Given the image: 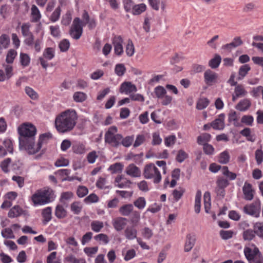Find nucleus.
<instances>
[{
    "label": "nucleus",
    "instance_id": "obj_24",
    "mask_svg": "<svg viewBox=\"0 0 263 263\" xmlns=\"http://www.w3.org/2000/svg\"><path fill=\"white\" fill-rule=\"evenodd\" d=\"M23 213L22 209L19 205H14L8 212V217L15 218L20 216Z\"/></svg>",
    "mask_w": 263,
    "mask_h": 263
},
{
    "label": "nucleus",
    "instance_id": "obj_2",
    "mask_svg": "<svg viewBox=\"0 0 263 263\" xmlns=\"http://www.w3.org/2000/svg\"><path fill=\"white\" fill-rule=\"evenodd\" d=\"M77 113L74 110H66L58 116L55 120V126L60 133L69 132L76 124Z\"/></svg>",
    "mask_w": 263,
    "mask_h": 263
},
{
    "label": "nucleus",
    "instance_id": "obj_33",
    "mask_svg": "<svg viewBox=\"0 0 263 263\" xmlns=\"http://www.w3.org/2000/svg\"><path fill=\"white\" fill-rule=\"evenodd\" d=\"M91 230L95 232H100L104 227V224L102 221L95 220L91 222Z\"/></svg>",
    "mask_w": 263,
    "mask_h": 263
},
{
    "label": "nucleus",
    "instance_id": "obj_27",
    "mask_svg": "<svg viewBox=\"0 0 263 263\" xmlns=\"http://www.w3.org/2000/svg\"><path fill=\"white\" fill-rule=\"evenodd\" d=\"M70 171L68 169H62L57 171L55 174L59 175L61 177L66 176V177L63 178L62 181L68 180L72 181L75 179L74 177H69L68 175L70 174Z\"/></svg>",
    "mask_w": 263,
    "mask_h": 263
},
{
    "label": "nucleus",
    "instance_id": "obj_19",
    "mask_svg": "<svg viewBox=\"0 0 263 263\" xmlns=\"http://www.w3.org/2000/svg\"><path fill=\"white\" fill-rule=\"evenodd\" d=\"M115 182L118 184L116 185L120 188H130L132 182L126 179H124L122 176H118L115 179Z\"/></svg>",
    "mask_w": 263,
    "mask_h": 263
},
{
    "label": "nucleus",
    "instance_id": "obj_10",
    "mask_svg": "<svg viewBox=\"0 0 263 263\" xmlns=\"http://www.w3.org/2000/svg\"><path fill=\"white\" fill-rule=\"evenodd\" d=\"M123 40L121 36H115L112 40V44L114 47L115 53L121 55L123 53Z\"/></svg>",
    "mask_w": 263,
    "mask_h": 263
},
{
    "label": "nucleus",
    "instance_id": "obj_25",
    "mask_svg": "<svg viewBox=\"0 0 263 263\" xmlns=\"http://www.w3.org/2000/svg\"><path fill=\"white\" fill-rule=\"evenodd\" d=\"M251 67L248 64H245L240 66L238 71V80H242L247 74L248 72L250 70Z\"/></svg>",
    "mask_w": 263,
    "mask_h": 263
},
{
    "label": "nucleus",
    "instance_id": "obj_3",
    "mask_svg": "<svg viewBox=\"0 0 263 263\" xmlns=\"http://www.w3.org/2000/svg\"><path fill=\"white\" fill-rule=\"evenodd\" d=\"M53 195V191L48 187L37 190L34 194V205H44L51 202Z\"/></svg>",
    "mask_w": 263,
    "mask_h": 263
},
{
    "label": "nucleus",
    "instance_id": "obj_57",
    "mask_svg": "<svg viewBox=\"0 0 263 263\" xmlns=\"http://www.w3.org/2000/svg\"><path fill=\"white\" fill-rule=\"evenodd\" d=\"M134 204L139 209H142L145 206L146 201L144 197H139L134 201Z\"/></svg>",
    "mask_w": 263,
    "mask_h": 263
},
{
    "label": "nucleus",
    "instance_id": "obj_14",
    "mask_svg": "<svg viewBox=\"0 0 263 263\" xmlns=\"http://www.w3.org/2000/svg\"><path fill=\"white\" fill-rule=\"evenodd\" d=\"M126 173L133 177H138L141 176V172L140 168L132 163L126 167Z\"/></svg>",
    "mask_w": 263,
    "mask_h": 263
},
{
    "label": "nucleus",
    "instance_id": "obj_35",
    "mask_svg": "<svg viewBox=\"0 0 263 263\" xmlns=\"http://www.w3.org/2000/svg\"><path fill=\"white\" fill-rule=\"evenodd\" d=\"M154 93L157 98H162L165 94H166V90L162 86H158L155 88Z\"/></svg>",
    "mask_w": 263,
    "mask_h": 263
},
{
    "label": "nucleus",
    "instance_id": "obj_11",
    "mask_svg": "<svg viewBox=\"0 0 263 263\" xmlns=\"http://www.w3.org/2000/svg\"><path fill=\"white\" fill-rule=\"evenodd\" d=\"M225 115L221 114L218 117L212 121L211 123V126L216 130H222L225 127L224 124Z\"/></svg>",
    "mask_w": 263,
    "mask_h": 263
},
{
    "label": "nucleus",
    "instance_id": "obj_21",
    "mask_svg": "<svg viewBox=\"0 0 263 263\" xmlns=\"http://www.w3.org/2000/svg\"><path fill=\"white\" fill-rule=\"evenodd\" d=\"M239 118L235 111L231 110L228 114V122L230 123L233 122V125L235 127L241 126V124L239 122Z\"/></svg>",
    "mask_w": 263,
    "mask_h": 263
},
{
    "label": "nucleus",
    "instance_id": "obj_61",
    "mask_svg": "<svg viewBox=\"0 0 263 263\" xmlns=\"http://www.w3.org/2000/svg\"><path fill=\"white\" fill-rule=\"evenodd\" d=\"M176 138L174 135H171L164 139V143L166 146H171L174 145L176 142Z\"/></svg>",
    "mask_w": 263,
    "mask_h": 263
},
{
    "label": "nucleus",
    "instance_id": "obj_51",
    "mask_svg": "<svg viewBox=\"0 0 263 263\" xmlns=\"http://www.w3.org/2000/svg\"><path fill=\"white\" fill-rule=\"evenodd\" d=\"M134 140V136H126L124 138H122V140L121 141V144H122L124 146L128 147L130 146L132 143L133 142Z\"/></svg>",
    "mask_w": 263,
    "mask_h": 263
},
{
    "label": "nucleus",
    "instance_id": "obj_64",
    "mask_svg": "<svg viewBox=\"0 0 263 263\" xmlns=\"http://www.w3.org/2000/svg\"><path fill=\"white\" fill-rule=\"evenodd\" d=\"M20 61L23 66H26L30 63V58L27 54L21 53L20 54Z\"/></svg>",
    "mask_w": 263,
    "mask_h": 263
},
{
    "label": "nucleus",
    "instance_id": "obj_56",
    "mask_svg": "<svg viewBox=\"0 0 263 263\" xmlns=\"http://www.w3.org/2000/svg\"><path fill=\"white\" fill-rule=\"evenodd\" d=\"M61 9L60 6L57 7L50 17V20L52 22L57 21L60 16Z\"/></svg>",
    "mask_w": 263,
    "mask_h": 263
},
{
    "label": "nucleus",
    "instance_id": "obj_37",
    "mask_svg": "<svg viewBox=\"0 0 263 263\" xmlns=\"http://www.w3.org/2000/svg\"><path fill=\"white\" fill-rule=\"evenodd\" d=\"M255 234L254 230L248 229L243 232V238L245 240L250 241L255 237Z\"/></svg>",
    "mask_w": 263,
    "mask_h": 263
},
{
    "label": "nucleus",
    "instance_id": "obj_47",
    "mask_svg": "<svg viewBox=\"0 0 263 263\" xmlns=\"http://www.w3.org/2000/svg\"><path fill=\"white\" fill-rule=\"evenodd\" d=\"M126 68L124 64H118L116 65L115 72L117 76L121 77L124 74Z\"/></svg>",
    "mask_w": 263,
    "mask_h": 263
},
{
    "label": "nucleus",
    "instance_id": "obj_50",
    "mask_svg": "<svg viewBox=\"0 0 263 263\" xmlns=\"http://www.w3.org/2000/svg\"><path fill=\"white\" fill-rule=\"evenodd\" d=\"M59 47L61 52H66L69 48L70 43L68 40L63 39L60 42Z\"/></svg>",
    "mask_w": 263,
    "mask_h": 263
},
{
    "label": "nucleus",
    "instance_id": "obj_28",
    "mask_svg": "<svg viewBox=\"0 0 263 263\" xmlns=\"http://www.w3.org/2000/svg\"><path fill=\"white\" fill-rule=\"evenodd\" d=\"M221 58L217 54H216L213 58L209 62V66L212 69L217 68L221 63Z\"/></svg>",
    "mask_w": 263,
    "mask_h": 263
},
{
    "label": "nucleus",
    "instance_id": "obj_44",
    "mask_svg": "<svg viewBox=\"0 0 263 263\" xmlns=\"http://www.w3.org/2000/svg\"><path fill=\"white\" fill-rule=\"evenodd\" d=\"M146 10V6L144 4L134 6L133 8V14L138 15L144 12Z\"/></svg>",
    "mask_w": 263,
    "mask_h": 263
},
{
    "label": "nucleus",
    "instance_id": "obj_36",
    "mask_svg": "<svg viewBox=\"0 0 263 263\" xmlns=\"http://www.w3.org/2000/svg\"><path fill=\"white\" fill-rule=\"evenodd\" d=\"M55 214L58 218H63L66 216L67 212L63 206L58 205L55 208Z\"/></svg>",
    "mask_w": 263,
    "mask_h": 263
},
{
    "label": "nucleus",
    "instance_id": "obj_20",
    "mask_svg": "<svg viewBox=\"0 0 263 263\" xmlns=\"http://www.w3.org/2000/svg\"><path fill=\"white\" fill-rule=\"evenodd\" d=\"M195 241V236L192 234H188L186 236V239L184 245V251L189 252L191 251L194 246Z\"/></svg>",
    "mask_w": 263,
    "mask_h": 263
},
{
    "label": "nucleus",
    "instance_id": "obj_13",
    "mask_svg": "<svg viewBox=\"0 0 263 263\" xmlns=\"http://www.w3.org/2000/svg\"><path fill=\"white\" fill-rule=\"evenodd\" d=\"M137 90L136 86L130 82H125L123 83L120 88V91L121 93L124 92L126 94L136 92Z\"/></svg>",
    "mask_w": 263,
    "mask_h": 263
},
{
    "label": "nucleus",
    "instance_id": "obj_55",
    "mask_svg": "<svg viewBox=\"0 0 263 263\" xmlns=\"http://www.w3.org/2000/svg\"><path fill=\"white\" fill-rule=\"evenodd\" d=\"M17 55V52L14 49H10L8 52L6 57V62L8 63H12Z\"/></svg>",
    "mask_w": 263,
    "mask_h": 263
},
{
    "label": "nucleus",
    "instance_id": "obj_38",
    "mask_svg": "<svg viewBox=\"0 0 263 263\" xmlns=\"http://www.w3.org/2000/svg\"><path fill=\"white\" fill-rule=\"evenodd\" d=\"M222 173L224 176L228 177L230 180H235L237 177L236 174L234 173L229 171L228 167L226 166H223L222 167Z\"/></svg>",
    "mask_w": 263,
    "mask_h": 263
},
{
    "label": "nucleus",
    "instance_id": "obj_9",
    "mask_svg": "<svg viewBox=\"0 0 263 263\" xmlns=\"http://www.w3.org/2000/svg\"><path fill=\"white\" fill-rule=\"evenodd\" d=\"M31 25L29 23H24L21 27L22 33L24 36L29 37L26 39L25 43L28 45H31L33 43V35L30 30Z\"/></svg>",
    "mask_w": 263,
    "mask_h": 263
},
{
    "label": "nucleus",
    "instance_id": "obj_22",
    "mask_svg": "<svg viewBox=\"0 0 263 263\" xmlns=\"http://www.w3.org/2000/svg\"><path fill=\"white\" fill-rule=\"evenodd\" d=\"M125 237L129 240L137 238V231L134 226H128L124 231Z\"/></svg>",
    "mask_w": 263,
    "mask_h": 263
},
{
    "label": "nucleus",
    "instance_id": "obj_8",
    "mask_svg": "<svg viewBox=\"0 0 263 263\" xmlns=\"http://www.w3.org/2000/svg\"><path fill=\"white\" fill-rule=\"evenodd\" d=\"M243 211L246 214L255 217H258L260 211V203L259 201H255L253 203L246 205Z\"/></svg>",
    "mask_w": 263,
    "mask_h": 263
},
{
    "label": "nucleus",
    "instance_id": "obj_29",
    "mask_svg": "<svg viewBox=\"0 0 263 263\" xmlns=\"http://www.w3.org/2000/svg\"><path fill=\"white\" fill-rule=\"evenodd\" d=\"M203 199L205 211L208 213L211 208V195L209 192L204 194Z\"/></svg>",
    "mask_w": 263,
    "mask_h": 263
},
{
    "label": "nucleus",
    "instance_id": "obj_26",
    "mask_svg": "<svg viewBox=\"0 0 263 263\" xmlns=\"http://www.w3.org/2000/svg\"><path fill=\"white\" fill-rule=\"evenodd\" d=\"M251 106V102L247 99H243L240 101L237 105L236 108L237 109L243 111L247 110Z\"/></svg>",
    "mask_w": 263,
    "mask_h": 263
},
{
    "label": "nucleus",
    "instance_id": "obj_54",
    "mask_svg": "<svg viewBox=\"0 0 263 263\" xmlns=\"http://www.w3.org/2000/svg\"><path fill=\"white\" fill-rule=\"evenodd\" d=\"M188 157V155L183 150L180 149L178 152L176 160L179 163L182 162Z\"/></svg>",
    "mask_w": 263,
    "mask_h": 263
},
{
    "label": "nucleus",
    "instance_id": "obj_39",
    "mask_svg": "<svg viewBox=\"0 0 263 263\" xmlns=\"http://www.w3.org/2000/svg\"><path fill=\"white\" fill-rule=\"evenodd\" d=\"M140 219V213L137 211H133L130 217V221L131 223L135 226L137 225L139 222Z\"/></svg>",
    "mask_w": 263,
    "mask_h": 263
},
{
    "label": "nucleus",
    "instance_id": "obj_34",
    "mask_svg": "<svg viewBox=\"0 0 263 263\" xmlns=\"http://www.w3.org/2000/svg\"><path fill=\"white\" fill-rule=\"evenodd\" d=\"M210 101L206 98H200L198 100L196 108L199 110H202L206 108L209 104Z\"/></svg>",
    "mask_w": 263,
    "mask_h": 263
},
{
    "label": "nucleus",
    "instance_id": "obj_63",
    "mask_svg": "<svg viewBox=\"0 0 263 263\" xmlns=\"http://www.w3.org/2000/svg\"><path fill=\"white\" fill-rule=\"evenodd\" d=\"M142 236L147 239H149L153 235V232L149 228L145 227L142 230Z\"/></svg>",
    "mask_w": 263,
    "mask_h": 263
},
{
    "label": "nucleus",
    "instance_id": "obj_30",
    "mask_svg": "<svg viewBox=\"0 0 263 263\" xmlns=\"http://www.w3.org/2000/svg\"><path fill=\"white\" fill-rule=\"evenodd\" d=\"M4 148L6 149L7 152L12 154L13 152V141L9 139L6 138L3 142Z\"/></svg>",
    "mask_w": 263,
    "mask_h": 263
},
{
    "label": "nucleus",
    "instance_id": "obj_42",
    "mask_svg": "<svg viewBox=\"0 0 263 263\" xmlns=\"http://www.w3.org/2000/svg\"><path fill=\"white\" fill-rule=\"evenodd\" d=\"M255 234L260 237H263V222H256L254 226Z\"/></svg>",
    "mask_w": 263,
    "mask_h": 263
},
{
    "label": "nucleus",
    "instance_id": "obj_7",
    "mask_svg": "<svg viewBox=\"0 0 263 263\" xmlns=\"http://www.w3.org/2000/svg\"><path fill=\"white\" fill-rule=\"evenodd\" d=\"M82 22L79 17H76L69 30L70 36L75 40H78L83 33Z\"/></svg>",
    "mask_w": 263,
    "mask_h": 263
},
{
    "label": "nucleus",
    "instance_id": "obj_18",
    "mask_svg": "<svg viewBox=\"0 0 263 263\" xmlns=\"http://www.w3.org/2000/svg\"><path fill=\"white\" fill-rule=\"evenodd\" d=\"M243 43L240 37H236L233 39V42L229 44L224 45L222 48L228 51H231L233 48L240 46Z\"/></svg>",
    "mask_w": 263,
    "mask_h": 263
},
{
    "label": "nucleus",
    "instance_id": "obj_62",
    "mask_svg": "<svg viewBox=\"0 0 263 263\" xmlns=\"http://www.w3.org/2000/svg\"><path fill=\"white\" fill-rule=\"evenodd\" d=\"M255 155L257 164H260L263 161V151L261 149H258L255 151Z\"/></svg>",
    "mask_w": 263,
    "mask_h": 263
},
{
    "label": "nucleus",
    "instance_id": "obj_40",
    "mask_svg": "<svg viewBox=\"0 0 263 263\" xmlns=\"http://www.w3.org/2000/svg\"><path fill=\"white\" fill-rule=\"evenodd\" d=\"M73 196V194L71 192H63L61 194L60 198V202L64 204H66V201L71 199Z\"/></svg>",
    "mask_w": 263,
    "mask_h": 263
},
{
    "label": "nucleus",
    "instance_id": "obj_4",
    "mask_svg": "<svg viewBox=\"0 0 263 263\" xmlns=\"http://www.w3.org/2000/svg\"><path fill=\"white\" fill-rule=\"evenodd\" d=\"M143 175L146 179L153 178L155 183H159L161 180V175L160 172L155 164L152 163L145 165Z\"/></svg>",
    "mask_w": 263,
    "mask_h": 263
},
{
    "label": "nucleus",
    "instance_id": "obj_5",
    "mask_svg": "<svg viewBox=\"0 0 263 263\" xmlns=\"http://www.w3.org/2000/svg\"><path fill=\"white\" fill-rule=\"evenodd\" d=\"M117 132V128L112 126L109 128L105 135V141L114 147H118L122 140V136L121 134H115Z\"/></svg>",
    "mask_w": 263,
    "mask_h": 263
},
{
    "label": "nucleus",
    "instance_id": "obj_12",
    "mask_svg": "<svg viewBox=\"0 0 263 263\" xmlns=\"http://www.w3.org/2000/svg\"><path fill=\"white\" fill-rule=\"evenodd\" d=\"M52 138V135L49 133H44L40 135L36 147L34 149V155L39 152L43 144L47 143L48 141Z\"/></svg>",
    "mask_w": 263,
    "mask_h": 263
},
{
    "label": "nucleus",
    "instance_id": "obj_15",
    "mask_svg": "<svg viewBox=\"0 0 263 263\" xmlns=\"http://www.w3.org/2000/svg\"><path fill=\"white\" fill-rule=\"evenodd\" d=\"M217 78V74L210 69L206 70L204 73L205 83L209 85H211L214 83Z\"/></svg>",
    "mask_w": 263,
    "mask_h": 263
},
{
    "label": "nucleus",
    "instance_id": "obj_6",
    "mask_svg": "<svg viewBox=\"0 0 263 263\" xmlns=\"http://www.w3.org/2000/svg\"><path fill=\"white\" fill-rule=\"evenodd\" d=\"M244 253L249 263H263V256L257 248L252 249L246 247L244 249Z\"/></svg>",
    "mask_w": 263,
    "mask_h": 263
},
{
    "label": "nucleus",
    "instance_id": "obj_16",
    "mask_svg": "<svg viewBox=\"0 0 263 263\" xmlns=\"http://www.w3.org/2000/svg\"><path fill=\"white\" fill-rule=\"evenodd\" d=\"M242 191L246 200H251L253 199L254 190L252 189V185L250 183L245 182L242 187Z\"/></svg>",
    "mask_w": 263,
    "mask_h": 263
},
{
    "label": "nucleus",
    "instance_id": "obj_23",
    "mask_svg": "<svg viewBox=\"0 0 263 263\" xmlns=\"http://www.w3.org/2000/svg\"><path fill=\"white\" fill-rule=\"evenodd\" d=\"M134 207L132 204H126L121 206L119 210L120 213L125 216L129 215L133 211Z\"/></svg>",
    "mask_w": 263,
    "mask_h": 263
},
{
    "label": "nucleus",
    "instance_id": "obj_59",
    "mask_svg": "<svg viewBox=\"0 0 263 263\" xmlns=\"http://www.w3.org/2000/svg\"><path fill=\"white\" fill-rule=\"evenodd\" d=\"M253 117L251 115H245L242 116L241 120V122L247 125H252L253 122Z\"/></svg>",
    "mask_w": 263,
    "mask_h": 263
},
{
    "label": "nucleus",
    "instance_id": "obj_32",
    "mask_svg": "<svg viewBox=\"0 0 263 263\" xmlns=\"http://www.w3.org/2000/svg\"><path fill=\"white\" fill-rule=\"evenodd\" d=\"M10 44V37L6 34H3L0 36V46L3 49H6L8 47Z\"/></svg>",
    "mask_w": 263,
    "mask_h": 263
},
{
    "label": "nucleus",
    "instance_id": "obj_60",
    "mask_svg": "<svg viewBox=\"0 0 263 263\" xmlns=\"http://www.w3.org/2000/svg\"><path fill=\"white\" fill-rule=\"evenodd\" d=\"M71 210L76 214H79L82 209L79 202H74L71 204Z\"/></svg>",
    "mask_w": 263,
    "mask_h": 263
},
{
    "label": "nucleus",
    "instance_id": "obj_31",
    "mask_svg": "<svg viewBox=\"0 0 263 263\" xmlns=\"http://www.w3.org/2000/svg\"><path fill=\"white\" fill-rule=\"evenodd\" d=\"M42 216L44 218L43 222L46 223L49 222L51 219V208L47 207L44 209L42 211Z\"/></svg>",
    "mask_w": 263,
    "mask_h": 263
},
{
    "label": "nucleus",
    "instance_id": "obj_1",
    "mask_svg": "<svg viewBox=\"0 0 263 263\" xmlns=\"http://www.w3.org/2000/svg\"><path fill=\"white\" fill-rule=\"evenodd\" d=\"M19 149L28 155L33 154V124L24 123L17 127Z\"/></svg>",
    "mask_w": 263,
    "mask_h": 263
},
{
    "label": "nucleus",
    "instance_id": "obj_48",
    "mask_svg": "<svg viewBox=\"0 0 263 263\" xmlns=\"http://www.w3.org/2000/svg\"><path fill=\"white\" fill-rule=\"evenodd\" d=\"M86 95L82 92H76L74 93L73 100L77 102H82L86 99Z\"/></svg>",
    "mask_w": 263,
    "mask_h": 263
},
{
    "label": "nucleus",
    "instance_id": "obj_43",
    "mask_svg": "<svg viewBox=\"0 0 263 263\" xmlns=\"http://www.w3.org/2000/svg\"><path fill=\"white\" fill-rule=\"evenodd\" d=\"M125 51L128 57L133 56L135 53V47L131 40L128 41Z\"/></svg>",
    "mask_w": 263,
    "mask_h": 263
},
{
    "label": "nucleus",
    "instance_id": "obj_52",
    "mask_svg": "<svg viewBox=\"0 0 263 263\" xmlns=\"http://www.w3.org/2000/svg\"><path fill=\"white\" fill-rule=\"evenodd\" d=\"M2 236L5 238H11L13 239L15 238V236L13 234V231L10 228H5L2 231Z\"/></svg>",
    "mask_w": 263,
    "mask_h": 263
},
{
    "label": "nucleus",
    "instance_id": "obj_45",
    "mask_svg": "<svg viewBox=\"0 0 263 263\" xmlns=\"http://www.w3.org/2000/svg\"><path fill=\"white\" fill-rule=\"evenodd\" d=\"M234 92L237 97H243L247 93V92L241 85H237Z\"/></svg>",
    "mask_w": 263,
    "mask_h": 263
},
{
    "label": "nucleus",
    "instance_id": "obj_49",
    "mask_svg": "<svg viewBox=\"0 0 263 263\" xmlns=\"http://www.w3.org/2000/svg\"><path fill=\"white\" fill-rule=\"evenodd\" d=\"M230 155L227 151L221 153L219 157L218 161L221 164H227L229 162Z\"/></svg>",
    "mask_w": 263,
    "mask_h": 263
},
{
    "label": "nucleus",
    "instance_id": "obj_41",
    "mask_svg": "<svg viewBox=\"0 0 263 263\" xmlns=\"http://www.w3.org/2000/svg\"><path fill=\"white\" fill-rule=\"evenodd\" d=\"M72 151L77 154H82L85 152V147L83 144H76L72 147Z\"/></svg>",
    "mask_w": 263,
    "mask_h": 263
},
{
    "label": "nucleus",
    "instance_id": "obj_17",
    "mask_svg": "<svg viewBox=\"0 0 263 263\" xmlns=\"http://www.w3.org/2000/svg\"><path fill=\"white\" fill-rule=\"evenodd\" d=\"M126 218L120 217L114 220L112 225L116 231H121L126 225Z\"/></svg>",
    "mask_w": 263,
    "mask_h": 263
},
{
    "label": "nucleus",
    "instance_id": "obj_58",
    "mask_svg": "<svg viewBox=\"0 0 263 263\" xmlns=\"http://www.w3.org/2000/svg\"><path fill=\"white\" fill-rule=\"evenodd\" d=\"M43 56L48 60H51L54 57V49L50 47L47 48L44 52Z\"/></svg>",
    "mask_w": 263,
    "mask_h": 263
},
{
    "label": "nucleus",
    "instance_id": "obj_46",
    "mask_svg": "<svg viewBox=\"0 0 263 263\" xmlns=\"http://www.w3.org/2000/svg\"><path fill=\"white\" fill-rule=\"evenodd\" d=\"M216 186L225 189L229 185V182L228 179L223 177H218L216 182Z\"/></svg>",
    "mask_w": 263,
    "mask_h": 263
},
{
    "label": "nucleus",
    "instance_id": "obj_53",
    "mask_svg": "<svg viewBox=\"0 0 263 263\" xmlns=\"http://www.w3.org/2000/svg\"><path fill=\"white\" fill-rule=\"evenodd\" d=\"M123 168V165L121 163H116L112 165H111L109 170L111 171L112 173H117L121 172Z\"/></svg>",
    "mask_w": 263,
    "mask_h": 263
}]
</instances>
